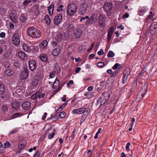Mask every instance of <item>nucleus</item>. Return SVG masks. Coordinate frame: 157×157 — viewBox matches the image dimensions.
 I'll return each instance as SVG.
<instances>
[{
    "mask_svg": "<svg viewBox=\"0 0 157 157\" xmlns=\"http://www.w3.org/2000/svg\"><path fill=\"white\" fill-rule=\"evenodd\" d=\"M2 110L5 111L7 112L8 110V108L7 105H3L2 106Z\"/></svg>",
    "mask_w": 157,
    "mask_h": 157,
    "instance_id": "a18cd8bd",
    "label": "nucleus"
},
{
    "mask_svg": "<svg viewBox=\"0 0 157 157\" xmlns=\"http://www.w3.org/2000/svg\"><path fill=\"white\" fill-rule=\"evenodd\" d=\"M29 75L28 69L27 68H25L21 75L22 78L23 79H26L28 77Z\"/></svg>",
    "mask_w": 157,
    "mask_h": 157,
    "instance_id": "f8f14e48",
    "label": "nucleus"
},
{
    "mask_svg": "<svg viewBox=\"0 0 157 157\" xmlns=\"http://www.w3.org/2000/svg\"><path fill=\"white\" fill-rule=\"evenodd\" d=\"M117 74L115 73H113L112 75H111L109 77V80H111L110 81V83L111 84V85L110 86H111L113 85V79H114L115 76Z\"/></svg>",
    "mask_w": 157,
    "mask_h": 157,
    "instance_id": "b1692460",
    "label": "nucleus"
},
{
    "mask_svg": "<svg viewBox=\"0 0 157 157\" xmlns=\"http://www.w3.org/2000/svg\"><path fill=\"white\" fill-rule=\"evenodd\" d=\"M55 76V73L54 72H51L49 74V77L50 78H52Z\"/></svg>",
    "mask_w": 157,
    "mask_h": 157,
    "instance_id": "e2e57ef3",
    "label": "nucleus"
},
{
    "mask_svg": "<svg viewBox=\"0 0 157 157\" xmlns=\"http://www.w3.org/2000/svg\"><path fill=\"white\" fill-rule=\"evenodd\" d=\"M98 54L99 56H101L103 55L104 54L103 50L102 49H101L100 51L98 52Z\"/></svg>",
    "mask_w": 157,
    "mask_h": 157,
    "instance_id": "338daca9",
    "label": "nucleus"
},
{
    "mask_svg": "<svg viewBox=\"0 0 157 157\" xmlns=\"http://www.w3.org/2000/svg\"><path fill=\"white\" fill-rule=\"evenodd\" d=\"M130 70L128 68H126L123 72V75L128 77L130 74Z\"/></svg>",
    "mask_w": 157,
    "mask_h": 157,
    "instance_id": "412c9836",
    "label": "nucleus"
},
{
    "mask_svg": "<svg viewBox=\"0 0 157 157\" xmlns=\"http://www.w3.org/2000/svg\"><path fill=\"white\" fill-rule=\"evenodd\" d=\"M5 73L6 74L7 76H10L13 75L12 71H11L10 70L6 69L5 70Z\"/></svg>",
    "mask_w": 157,
    "mask_h": 157,
    "instance_id": "f704fd0d",
    "label": "nucleus"
},
{
    "mask_svg": "<svg viewBox=\"0 0 157 157\" xmlns=\"http://www.w3.org/2000/svg\"><path fill=\"white\" fill-rule=\"evenodd\" d=\"M104 63L102 62H99L97 64V66L99 67H102L104 65Z\"/></svg>",
    "mask_w": 157,
    "mask_h": 157,
    "instance_id": "3c124183",
    "label": "nucleus"
},
{
    "mask_svg": "<svg viewBox=\"0 0 157 157\" xmlns=\"http://www.w3.org/2000/svg\"><path fill=\"white\" fill-rule=\"evenodd\" d=\"M103 9L105 12H106L107 15H108V3H105L103 6Z\"/></svg>",
    "mask_w": 157,
    "mask_h": 157,
    "instance_id": "c9c22d12",
    "label": "nucleus"
},
{
    "mask_svg": "<svg viewBox=\"0 0 157 157\" xmlns=\"http://www.w3.org/2000/svg\"><path fill=\"white\" fill-rule=\"evenodd\" d=\"M137 81L135 80L133 82L131 89V92L133 91L136 88L137 86Z\"/></svg>",
    "mask_w": 157,
    "mask_h": 157,
    "instance_id": "7c9ffc66",
    "label": "nucleus"
},
{
    "mask_svg": "<svg viewBox=\"0 0 157 157\" xmlns=\"http://www.w3.org/2000/svg\"><path fill=\"white\" fill-rule=\"evenodd\" d=\"M66 113L65 112H62L60 113L59 117H60L61 118H63L66 116Z\"/></svg>",
    "mask_w": 157,
    "mask_h": 157,
    "instance_id": "6e6d98bb",
    "label": "nucleus"
},
{
    "mask_svg": "<svg viewBox=\"0 0 157 157\" xmlns=\"http://www.w3.org/2000/svg\"><path fill=\"white\" fill-rule=\"evenodd\" d=\"M114 53L112 51H110L109 52V57H113L114 56Z\"/></svg>",
    "mask_w": 157,
    "mask_h": 157,
    "instance_id": "5fc2aeb1",
    "label": "nucleus"
},
{
    "mask_svg": "<svg viewBox=\"0 0 157 157\" xmlns=\"http://www.w3.org/2000/svg\"><path fill=\"white\" fill-rule=\"evenodd\" d=\"M11 52L10 51H6L5 52L2 56V58L4 59L9 58L11 55Z\"/></svg>",
    "mask_w": 157,
    "mask_h": 157,
    "instance_id": "f3484780",
    "label": "nucleus"
},
{
    "mask_svg": "<svg viewBox=\"0 0 157 157\" xmlns=\"http://www.w3.org/2000/svg\"><path fill=\"white\" fill-rule=\"evenodd\" d=\"M157 30V23H154L152 24L150 26V30L152 34L155 33Z\"/></svg>",
    "mask_w": 157,
    "mask_h": 157,
    "instance_id": "4468645a",
    "label": "nucleus"
},
{
    "mask_svg": "<svg viewBox=\"0 0 157 157\" xmlns=\"http://www.w3.org/2000/svg\"><path fill=\"white\" fill-rule=\"evenodd\" d=\"M12 107L15 109H17L18 108L19 106V104L18 102H14L12 104Z\"/></svg>",
    "mask_w": 157,
    "mask_h": 157,
    "instance_id": "72a5a7b5",
    "label": "nucleus"
},
{
    "mask_svg": "<svg viewBox=\"0 0 157 157\" xmlns=\"http://www.w3.org/2000/svg\"><path fill=\"white\" fill-rule=\"evenodd\" d=\"M3 65L6 69H8L9 67L10 63L8 62H4L3 63Z\"/></svg>",
    "mask_w": 157,
    "mask_h": 157,
    "instance_id": "864d4df0",
    "label": "nucleus"
},
{
    "mask_svg": "<svg viewBox=\"0 0 157 157\" xmlns=\"http://www.w3.org/2000/svg\"><path fill=\"white\" fill-rule=\"evenodd\" d=\"M44 21L46 23L49 25L51 22V19L48 15H46L44 17Z\"/></svg>",
    "mask_w": 157,
    "mask_h": 157,
    "instance_id": "c85d7f7f",
    "label": "nucleus"
},
{
    "mask_svg": "<svg viewBox=\"0 0 157 157\" xmlns=\"http://www.w3.org/2000/svg\"><path fill=\"white\" fill-rule=\"evenodd\" d=\"M121 68V64L118 63H116L113 67L112 68L113 70H115L117 68L120 69Z\"/></svg>",
    "mask_w": 157,
    "mask_h": 157,
    "instance_id": "4c0bfd02",
    "label": "nucleus"
},
{
    "mask_svg": "<svg viewBox=\"0 0 157 157\" xmlns=\"http://www.w3.org/2000/svg\"><path fill=\"white\" fill-rule=\"evenodd\" d=\"M65 25L68 32L72 31L74 28V26L71 22H67L65 23Z\"/></svg>",
    "mask_w": 157,
    "mask_h": 157,
    "instance_id": "1a4fd4ad",
    "label": "nucleus"
},
{
    "mask_svg": "<svg viewBox=\"0 0 157 157\" xmlns=\"http://www.w3.org/2000/svg\"><path fill=\"white\" fill-rule=\"evenodd\" d=\"M31 0H25V1L22 3V5L24 6H26L28 4L30 3L31 2Z\"/></svg>",
    "mask_w": 157,
    "mask_h": 157,
    "instance_id": "8fccbe9b",
    "label": "nucleus"
},
{
    "mask_svg": "<svg viewBox=\"0 0 157 157\" xmlns=\"http://www.w3.org/2000/svg\"><path fill=\"white\" fill-rule=\"evenodd\" d=\"M77 6L75 4H69L67 10V13L68 15L71 16L74 14L77 11Z\"/></svg>",
    "mask_w": 157,
    "mask_h": 157,
    "instance_id": "f03ea898",
    "label": "nucleus"
},
{
    "mask_svg": "<svg viewBox=\"0 0 157 157\" xmlns=\"http://www.w3.org/2000/svg\"><path fill=\"white\" fill-rule=\"evenodd\" d=\"M88 5L85 2L82 3L78 10V13L80 15H83L85 13H87L88 11Z\"/></svg>",
    "mask_w": 157,
    "mask_h": 157,
    "instance_id": "20e7f679",
    "label": "nucleus"
},
{
    "mask_svg": "<svg viewBox=\"0 0 157 157\" xmlns=\"http://www.w3.org/2000/svg\"><path fill=\"white\" fill-rule=\"evenodd\" d=\"M14 66L17 67H18L20 66L19 63L17 61H15L13 63Z\"/></svg>",
    "mask_w": 157,
    "mask_h": 157,
    "instance_id": "052dcab7",
    "label": "nucleus"
},
{
    "mask_svg": "<svg viewBox=\"0 0 157 157\" xmlns=\"http://www.w3.org/2000/svg\"><path fill=\"white\" fill-rule=\"evenodd\" d=\"M40 58L41 60L43 62H46L47 61V57L45 54L41 55L40 56Z\"/></svg>",
    "mask_w": 157,
    "mask_h": 157,
    "instance_id": "a878e982",
    "label": "nucleus"
},
{
    "mask_svg": "<svg viewBox=\"0 0 157 157\" xmlns=\"http://www.w3.org/2000/svg\"><path fill=\"white\" fill-rule=\"evenodd\" d=\"M4 146L5 148H9L10 147V144L9 141H6L5 143L4 144Z\"/></svg>",
    "mask_w": 157,
    "mask_h": 157,
    "instance_id": "4d7b16f0",
    "label": "nucleus"
},
{
    "mask_svg": "<svg viewBox=\"0 0 157 157\" xmlns=\"http://www.w3.org/2000/svg\"><path fill=\"white\" fill-rule=\"evenodd\" d=\"M87 117V114H83L82 115V117L80 120V124L82 123L86 118Z\"/></svg>",
    "mask_w": 157,
    "mask_h": 157,
    "instance_id": "58836bf2",
    "label": "nucleus"
},
{
    "mask_svg": "<svg viewBox=\"0 0 157 157\" xmlns=\"http://www.w3.org/2000/svg\"><path fill=\"white\" fill-rule=\"evenodd\" d=\"M26 33L28 36L32 38H38L40 37L41 35L40 30L33 26L28 27Z\"/></svg>",
    "mask_w": 157,
    "mask_h": 157,
    "instance_id": "f257e3e1",
    "label": "nucleus"
},
{
    "mask_svg": "<svg viewBox=\"0 0 157 157\" xmlns=\"http://www.w3.org/2000/svg\"><path fill=\"white\" fill-rule=\"evenodd\" d=\"M98 20L101 26L102 27L105 25V20L103 15L101 14H100L98 17Z\"/></svg>",
    "mask_w": 157,
    "mask_h": 157,
    "instance_id": "9b49d317",
    "label": "nucleus"
},
{
    "mask_svg": "<svg viewBox=\"0 0 157 157\" xmlns=\"http://www.w3.org/2000/svg\"><path fill=\"white\" fill-rule=\"evenodd\" d=\"M128 78V77L127 76H125L124 75L123 76L122 79V82L123 84H124L126 82H127V79Z\"/></svg>",
    "mask_w": 157,
    "mask_h": 157,
    "instance_id": "37998d69",
    "label": "nucleus"
},
{
    "mask_svg": "<svg viewBox=\"0 0 157 157\" xmlns=\"http://www.w3.org/2000/svg\"><path fill=\"white\" fill-rule=\"evenodd\" d=\"M22 47L24 50L27 52H29L34 49V47L33 45H30L27 44H23Z\"/></svg>",
    "mask_w": 157,
    "mask_h": 157,
    "instance_id": "0eeeda50",
    "label": "nucleus"
},
{
    "mask_svg": "<svg viewBox=\"0 0 157 157\" xmlns=\"http://www.w3.org/2000/svg\"><path fill=\"white\" fill-rule=\"evenodd\" d=\"M60 83V81L57 78H56L55 81L54 82L52 87L53 89H56L59 86Z\"/></svg>",
    "mask_w": 157,
    "mask_h": 157,
    "instance_id": "aec40b11",
    "label": "nucleus"
},
{
    "mask_svg": "<svg viewBox=\"0 0 157 157\" xmlns=\"http://www.w3.org/2000/svg\"><path fill=\"white\" fill-rule=\"evenodd\" d=\"M154 14L152 13L151 11H150V14L147 16V18L145 19L146 22H148L149 20H152L153 18Z\"/></svg>",
    "mask_w": 157,
    "mask_h": 157,
    "instance_id": "393cba45",
    "label": "nucleus"
},
{
    "mask_svg": "<svg viewBox=\"0 0 157 157\" xmlns=\"http://www.w3.org/2000/svg\"><path fill=\"white\" fill-rule=\"evenodd\" d=\"M19 36V35L17 33H15L13 36L12 42L16 46L18 45L20 41Z\"/></svg>",
    "mask_w": 157,
    "mask_h": 157,
    "instance_id": "423d86ee",
    "label": "nucleus"
},
{
    "mask_svg": "<svg viewBox=\"0 0 157 157\" xmlns=\"http://www.w3.org/2000/svg\"><path fill=\"white\" fill-rule=\"evenodd\" d=\"M114 30V28L113 27H110L109 30V41L111 39V35L113 33Z\"/></svg>",
    "mask_w": 157,
    "mask_h": 157,
    "instance_id": "cd10ccee",
    "label": "nucleus"
},
{
    "mask_svg": "<svg viewBox=\"0 0 157 157\" xmlns=\"http://www.w3.org/2000/svg\"><path fill=\"white\" fill-rule=\"evenodd\" d=\"M22 115L20 113H16L12 115V117L13 118H15L17 117H20Z\"/></svg>",
    "mask_w": 157,
    "mask_h": 157,
    "instance_id": "a19ab883",
    "label": "nucleus"
},
{
    "mask_svg": "<svg viewBox=\"0 0 157 157\" xmlns=\"http://www.w3.org/2000/svg\"><path fill=\"white\" fill-rule=\"evenodd\" d=\"M62 38V36L61 33H57L56 36V39L58 42L61 41Z\"/></svg>",
    "mask_w": 157,
    "mask_h": 157,
    "instance_id": "bb28decb",
    "label": "nucleus"
},
{
    "mask_svg": "<svg viewBox=\"0 0 157 157\" xmlns=\"http://www.w3.org/2000/svg\"><path fill=\"white\" fill-rule=\"evenodd\" d=\"M78 109L79 111V114H81L82 113H84V108L82 107V108H80Z\"/></svg>",
    "mask_w": 157,
    "mask_h": 157,
    "instance_id": "69168bd1",
    "label": "nucleus"
},
{
    "mask_svg": "<svg viewBox=\"0 0 157 157\" xmlns=\"http://www.w3.org/2000/svg\"><path fill=\"white\" fill-rule=\"evenodd\" d=\"M48 44V42L46 40H44L39 45L40 48H45Z\"/></svg>",
    "mask_w": 157,
    "mask_h": 157,
    "instance_id": "4be33fe9",
    "label": "nucleus"
},
{
    "mask_svg": "<svg viewBox=\"0 0 157 157\" xmlns=\"http://www.w3.org/2000/svg\"><path fill=\"white\" fill-rule=\"evenodd\" d=\"M84 114L88 115V114L90 112V110L89 108H84Z\"/></svg>",
    "mask_w": 157,
    "mask_h": 157,
    "instance_id": "49530a36",
    "label": "nucleus"
},
{
    "mask_svg": "<svg viewBox=\"0 0 157 157\" xmlns=\"http://www.w3.org/2000/svg\"><path fill=\"white\" fill-rule=\"evenodd\" d=\"M29 69L32 71H34L36 66L35 61L33 60H30L29 62Z\"/></svg>",
    "mask_w": 157,
    "mask_h": 157,
    "instance_id": "9d476101",
    "label": "nucleus"
},
{
    "mask_svg": "<svg viewBox=\"0 0 157 157\" xmlns=\"http://www.w3.org/2000/svg\"><path fill=\"white\" fill-rule=\"evenodd\" d=\"M39 82V79L37 77H35L32 82V84L33 86H36L37 85L38 83Z\"/></svg>",
    "mask_w": 157,
    "mask_h": 157,
    "instance_id": "c756f323",
    "label": "nucleus"
},
{
    "mask_svg": "<svg viewBox=\"0 0 157 157\" xmlns=\"http://www.w3.org/2000/svg\"><path fill=\"white\" fill-rule=\"evenodd\" d=\"M31 103L30 102L26 101L23 103L21 105V107L24 110H29L30 108Z\"/></svg>",
    "mask_w": 157,
    "mask_h": 157,
    "instance_id": "ddd939ff",
    "label": "nucleus"
},
{
    "mask_svg": "<svg viewBox=\"0 0 157 157\" xmlns=\"http://www.w3.org/2000/svg\"><path fill=\"white\" fill-rule=\"evenodd\" d=\"M63 6L62 5H60L58 6V7L57 10V12H59L60 11L63 10Z\"/></svg>",
    "mask_w": 157,
    "mask_h": 157,
    "instance_id": "79ce46f5",
    "label": "nucleus"
},
{
    "mask_svg": "<svg viewBox=\"0 0 157 157\" xmlns=\"http://www.w3.org/2000/svg\"><path fill=\"white\" fill-rule=\"evenodd\" d=\"M54 132L50 133L49 134V135L48 136V137L49 139H51L53 138L54 137V135L55 134V132H54L55 130L54 129L53 130Z\"/></svg>",
    "mask_w": 157,
    "mask_h": 157,
    "instance_id": "c03bdc74",
    "label": "nucleus"
},
{
    "mask_svg": "<svg viewBox=\"0 0 157 157\" xmlns=\"http://www.w3.org/2000/svg\"><path fill=\"white\" fill-rule=\"evenodd\" d=\"M34 9H35V13L36 15H37L39 14V11L38 10V6L37 5L35 6L34 7Z\"/></svg>",
    "mask_w": 157,
    "mask_h": 157,
    "instance_id": "de8ad7c7",
    "label": "nucleus"
},
{
    "mask_svg": "<svg viewBox=\"0 0 157 157\" xmlns=\"http://www.w3.org/2000/svg\"><path fill=\"white\" fill-rule=\"evenodd\" d=\"M37 94L38 93H37V92H36V93L32 95L31 97L32 99L33 100L35 99L37 97Z\"/></svg>",
    "mask_w": 157,
    "mask_h": 157,
    "instance_id": "13d9d810",
    "label": "nucleus"
},
{
    "mask_svg": "<svg viewBox=\"0 0 157 157\" xmlns=\"http://www.w3.org/2000/svg\"><path fill=\"white\" fill-rule=\"evenodd\" d=\"M101 128H100L98 129V131L96 133L94 137V138L95 139H97L98 138V135L99 133H101Z\"/></svg>",
    "mask_w": 157,
    "mask_h": 157,
    "instance_id": "603ef678",
    "label": "nucleus"
},
{
    "mask_svg": "<svg viewBox=\"0 0 157 157\" xmlns=\"http://www.w3.org/2000/svg\"><path fill=\"white\" fill-rule=\"evenodd\" d=\"M82 33V31L79 29H77L74 31V36L76 38H79L81 37Z\"/></svg>",
    "mask_w": 157,
    "mask_h": 157,
    "instance_id": "2eb2a0df",
    "label": "nucleus"
},
{
    "mask_svg": "<svg viewBox=\"0 0 157 157\" xmlns=\"http://www.w3.org/2000/svg\"><path fill=\"white\" fill-rule=\"evenodd\" d=\"M62 16L61 14H59L55 17L54 20V24L57 25L60 24L62 20Z\"/></svg>",
    "mask_w": 157,
    "mask_h": 157,
    "instance_id": "6e6552de",
    "label": "nucleus"
},
{
    "mask_svg": "<svg viewBox=\"0 0 157 157\" xmlns=\"http://www.w3.org/2000/svg\"><path fill=\"white\" fill-rule=\"evenodd\" d=\"M61 50V48L59 46H57L55 48L52 52V55L55 56H57L59 54V52Z\"/></svg>",
    "mask_w": 157,
    "mask_h": 157,
    "instance_id": "dca6fc26",
    "label": "nucleus"
},
{
    "mask_svg": "<svg viewBox=\"0 0 157 157\" xmlns=\"http://www.w3.org/2000/svg\"><path fill=\"white\" fill-rule=\"evenodd\" d=\"M105 81L101 82L99 86L102 88L105 85Z\"/></svg>",
    "mask_w": 157,
    "mask_h": 157,
    "instance_id": "774afa93",
    "label": "nucleus"
},
{
    "mask_svg": "<svg viewBox=\"0 0 157 157\" xmlns=\"http://www.w3.org/2000/svg\"><path fill=\"white\" fill-rule=\"evenodd\" d=\"M130 145H131V144L130 143L128 142V143H127L126 146V150L128 151H129L130 149L129 148V147Z\"/></svg>",
    "mask_w": 157,
    "mask_h": 157,
    "instance_id": "0e129e2a",
    "label": "nucleus"
},
{
    "mask_svg": "<svg viewBox=\"0 0 157 157\" xmlns=\"http://www.w3.org/2000/svg\"><path fill=\"white\" fill-rule=\"evenodd\" d=\"M20 20L21 22H24L26 21V18L24 14H21L20 17Z\"/></svg>",
    "mask_w": 157,
    "mask_h": 157,
    "instance_id": "473e14b6",
    "label": "nucleus"
},
{
    "mask_svg": "<svg viewBox=\"0 0 157 157\" xmlns=\"http://www.w3.org/2000/svg\"><path fill=\"white\" fill-rule=\"evenodd\" d=\"M37 97L40 98H43L45 95L44 93H41L40 91H37Z\"/></svg>",
    "mask_w": 157,
    "mask_h": 157,
    "instance_id": "e433bc0d",
    "label": "nucleus"
},
{
    "mask_svg": "<svg viewBox=\"0 0 157 157\" xmlns=\"http://www.w3.org/2000/svg\"><path fill=\"white\" fill-rule=\"evenodd\" d=\"M26 144V143H24L19 145L18 148L19 150H21L25 147Z\"/></svg>",
    "mask_w": 157,
    "mask_h": 157,
    "instance_id": "ea45409f",
    "label": "nucleus"
},
{
    "mask_svg": "<svg viewBox=\"0 0 157 157\" xmlns=\"http://www.w3.org/2000/svg\"><path fill=\"white\" fill-rule=\"evenodd\" d=\"M89 18V17L88 16H86L85 17H82L81 18L80 20V22H82L83 20H84L85 19H88Z\"/></svg>",
    "mask_w": 157,
    "mask_h": 157,
    "instance_id": "bf43d9fd",
    "label": "nucleus"
},
{
    "mask_svg": "<svg viewBox=\"0 0 157 157\" xmlns=\"http://www.w3.org/2000/svg\"><path fill=\"white\" fill-rule=\"evenodd\" d=\"M84 96L86 97L87 98H92L94 96V92H87L84 94Z\"/></svg>",
    "mask_w": 157,
    "mask_h": 157,
    "instance_id": "5701e85b",
    "label": "nucleus"
},
{
    "mask_svg": "<svg viewBox=\"0 0 157 157\" xmlns=\"http://www.w3.org/2000/svg\"><path fill=\"white\" fill-rule=\"evenodd\" d=\"M5 91L4 86V85L0 83V95L4 93Z\"/></svg>",
    "mask_w": 157,
    "mask_h": 157,
    "instance_id": "2f4dec72",
    "label": "nucleus"
},
{
    "mask_svg": "<svg viewBox=\"0 0 157 157\" xmlns=\"http://www.w3.org/2000/svg\"><path fill=\"white\" fill-rule=\"evenodd\" d=\"M9 17L10 19L13 22L16 23L17 22L18 20L17 19L18 16L17 15V12L15 10H11Z\"/></svg>",
    "mask_w": 157,
    "mask_h": 157,
    "instance_id": "39448f33",
    "label": "nucleus"
},
{
    "mask_svg": "<svg viewBox=\"0 0 157 157\" xmlns=\"http://www.w3.org/2000/svg\"><path fill=\"white\" fill-rule=\"evenodd\" d=\"M98 14L96 13L93 14L90 18L89 17L86 23V25H89L90 24L95 25L98 23L97 17Z\"/></svg>",
    "mask_w": 157,
    "mask_h": 157,
    "instance_id": "7ed1b4c3",
    "label": "nucleus"
},
{
    "mask_svg": "<svg viewBox=\"0 0 157 157\" xmlns=\"http://www.w3.org/2000/svg\"><path fill=\"white\" fill-rule=\"evenodd\" d=\"M18 55L19 57L22 60H25L27 58L25 54L22 52H19Z\"/></svg>",
    "mask_w": 157,
    "mask_h": 157,
    "instance_id": "a211bd4d",
    "label": "nucleus"
},
{
    "mask_svg": "<svg viewBox=\"0 0 157 157\" xmlns=\"http://www.w3.org/2000/svg\"><path fill=\"white\" fill-rule=\"evenodd\" d=\"M18 130L17 129L13 130L11 132H10L9 134V135L10 136L11 134H13L16 133L18 131Z\"/></svg>",
    "mask_w": 157,
    "mask_h": 157,
    "instance_id": "680f3d73",
    "label": "nucleus"
},
{
    "mask_svg": "<svg viewBox=\"0 0 157 157\" xmlns=\"http://www.w3.org/2000/svg\"><path fill=\"white\" fill-rule=\"evenodd\" d=\"M54 5L51 4L50 5L48 8L49 14L50 15H52L53 13V11L54 10Z\"/></svg>",
    "mask_w": 157,
    "mask_h": 157,
    "instance_id": "6ab92c4d",
    "label": "nucleus"
},
{
    "mask_svg": "<svg viewBox=\"0 0 157 157\" xmlns=\"http://www.w3.org/2000/svg\"><path fill=\"white\" fill-rule=\"evenodd\" d=\"M67 105V103H63L62 105H61L57 110V111H61L64 108L66 105Z\"/></svg>",
    "mask_w": 157,
    "mask_h": 157,
    "instance_id": "09e8293b",
    "label": "nucleus"
}]
</instances>
